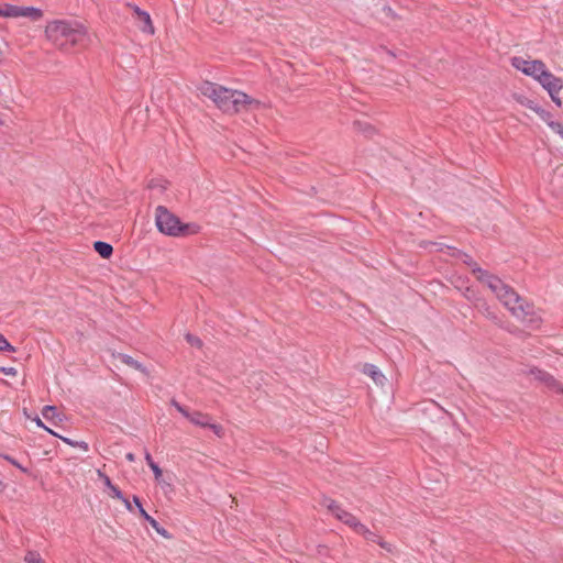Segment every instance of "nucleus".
I'll return each mask as SVG.
<instances>
[{
    "instance_id": "obj_12",
    "label": "nucleus",
    "mask_w": 563,
    "mask_h": 563,
    "mask_svg": "<svg viewBox=\"0 0 563 563\" xmlns=\"http://www.w3.org/2000/svg\"><path fill=\"white\" fill-rule=\"evenodd\" d=\"M356 533L363 536L367 541L377 543L380 548L387 550L388 552H391V544L383 541L378 534H376L374 531H371L363 523L360 525L358 529L356 530Z\"/></svg>"
},
{
    "instance_id": "obj_33",
    "label": "nucleus",
    "mask_w": 563,
    "mask_h": 563,
    "mask_svg": "<svg viewBox=\"0 0 563 563\" xmlns=\"http://www.w3.org/2000/svg\"><path fill=\"white\" fill-rule=\"evenodd\" d=\"M36 13H37V18H38V16L41 15V10H40V9H37V10H36Z\"/></svg>"
},
{
    "instance_id": "obj_28",
    "label": "nucleus",
    "mask_w": 563,
    "mask_h": 563,
    "mask_svg": "<svg viewBox=\"0 0 563 563\" xmlns=\"http://www.w3.org/2000/svg\"><path fill=\"white\" fill-rule=\"evenodd\" d=\"M548 125L551 128L552 131H554L558 134H560V131L563 130V125L556 121H548Z\"/></svg>"
},
{
    "instance_id": "obj_27",
    "label": "nucleus",
    "mask_w": 563,
    "mask_h": 563,
    "mask_svg": "<svg viewBox=\"0 0 563 563\" xmlns=\"http://www.w3.org/2000/svg\"><path fill=\"white\" fill-rule=\"evenodd\" d=\"M548 125L551 128L552 131H554L558 134H560V131L563 130V125L556 121H548Z\"/></svg>"
},
{
    "instance_id": "obj_15",
    "label": "nucleus",
    "mask_w": 563,
    "mask_h": 563,
    "mask_svg": "<svg viewBox=\"0 0 563 563\" xmlns=\"http://www.w3.org/2000/svg\"><path fill=\"white\" fill-rule=\"evenodd\" d=\"M42 416L52 427H58L64 417L55 406H45L42 409Z\"/></svg>"
},
{
    "instance_id": "obj_19",
    "label": "nucleus",
    "mask_w": 563,
    "mask_h": 563,
    "mask_svg": "<svg viewBox=\"0 0 563 563\" xmlns=\"http://www.w3.org/2000/svg\"><path fill=\"white\" fill-rule=\"evenodd\" d=\"M93 249L102 258H109L113 253L112 245L103 241H96Z\"/></svg>"
},
{
    "instance_id": "obj_20",
    "label": "nucleus",
    "mask_w": 563,
    "mask_h": 563,
    "mask_svg": "<svg viewBox=\"0 0 563 563\" xmlns=\"http://www.w3.org/2000/svg\"><path fill=\"white\" fill-rule=\"evenodd\" d=\"M118 357L122 363H124L142 373H146V368L140 362L134 360L132 356H130L128 354H119Z\"/></svg>"
},
{
    "instance_id": "obj_22",
    "label": "nucleus",
    "mask_w": 563,
    "mask_h": 563,
    "mask_svg": "<svg viewBox=\"0 0 563 563\" xmlns=\"http://www.w3.org/2000/svg\"><path fill=\"white\" fill-rule=\"evenodd\" d=\"M145 461L150 468L153 471L155 479L159 481L162 476V470L159 468L158 464L153 461L152 455L150 454L148 451H145Z\"/></svg>"
},
{
    "instance_id": "obj_10",
    "label": "nucleus",
    "mask_w": 563,
    "mask_h": 563,
    "mask_svg": "<svg viewBox=\"0 0 563 563\" xmlns=\"http://www.w3.org/2000/svg\"><path fill=\"white\" fill-rule=\"evenodd\" d=\"M129 7L132 9L134 15L140 21V30L144 33L154 34V26L150 13L135 4H129Z\"/></svg>"
},
{
    "instance_id": "obj_2",
    "label": "nucleus",
    "mask_w": 563,
    "mask_h": 563,
    "mask_svg": "<svg viewBox=\"0 0 563 563\" xmlns=\"http://www.w3.org/2000/svg\"><path fill=\"white\" fill-rule=\"evenodd\" d=\"M199 91L205 97L211 99L217 108L224 113H239L252 104H258V101L252 99L243 91L229 89L210 81H205L199 87Z\"/></svg>"
},
{
    "instance_id": "obj_18",
    "label": "nucleus",
    "mask_w": 563,
    "mask_h": 563,
    "mask_svg": "<svg viewBox=\"0 0 563 563\" xmlns=\"http://www.w3.org/2000/svg\"><path fill=\"white\" fill-rule=\"evenodd\" d=\"M363 373L371 376L376 384H384L385 376L377 366L373 364H365Z\"/></svg>"
},
{
    "instance_id": "obj_4",
    "label": "nucleus",
    "mask_w": 563,
    "mask_h": 563,
    "mask_svg": "<svg viewBox=\"0 0 563 563\" xmlns=\"http://www.w3.org/2000/svg\"><path fill=\"white\" fill-rule=\"evenodd\" d=\"M155 223L158 231L168 236H187L199 233L200 225L197 223H183L180 219L172 213L166 207L158 206L155 210Z\"/></svg>"
},
{
    "instance_id": "obj_13",
    "label": "nucleus",
    "mask_w": 563,
    "mask_h": 563,
    "mask_svg": "<svg viewBox=\"0 0 563 563\" xmlns=\"http://www.w3.org/2000/svg\"><path fill=\"white\" fill-rule=\"evenodd\" d=\"M543 88L548 91V93H549L550 98L552 99V101L558 107H561L562 106V100H561L559 93H560V91L563 88V80L560 77H556L553 80H551L550 82H547V85H544Z\"/></svg>"
},
{
    "instance_id": "obj_24",
    "label": "nucleus",
    "mask_w": 563,
    "mask_h": 563,
    "mask_svg": "<svg viewBox=\"0 0 563 563\" xmlns=\"http://www.w3.org/2000/svg\"><path fill=\"white\" fill-rule=\"evenodd\" d=\"M186 340L192 346H196V347H201L202 346V341L198 336H196L194 334L187 333L186 334Z\"/></svg>"
},
{
    "instance_id": "obj_32",
    "label": "nucleus",
    "mask_w": 563,
    "mask_h": 563,
    "mask_svg": "<svg viewBox=\"0 0 563 563\" xmlns=\"http://www.w3.org/2000/svg\"><path fill=\"white\" fill-rule=\"evenodd\" d=\"M369 130H372V128L368 126V130L364 129V133H369Z\"/></svg>"
},
{
    "instance_id": "obj_11",
    "label": "nucleus",
    "mask_w": 563,
    "mask_h": 563,
    "mask_svg": "<svg viewBox=\"0 0 563 563\" xmlns=\"http://www.w3.org/2000/svg\"><path fill=\"white\" fill-rule=\"evenodd\" d=\"M530 375L541 383H544L548 387L555 389L558 391L563 393V388L561 387L560 383L549 373L539 369V368H531Z\"/></svg>"
},
{
    "instance_id": "obj_7",
    "label": "nucleus",
    "mask_w": 563,
    "mask_h": 563,
    "mask_svg": "<svg viewBox=\"0 0 563 563\" xmlns=\"http://www.w3.org/2000/svg\"><path fill=\"white\" fill-rule=\"evenodd\" d=\"M323 504L338 520L342 521L343 523L352 528L355 532L358 529L360 525H362L354 515L343 509L335 501L325 498Z\"/></svg>"
},
{
    "instance_id": "obj_26",
    "label": "nucleus",
    "mask_w": 563,
    "mask_h": 563,
    "mask_svg": "<svg viewBox=\"0 0 563 563\" xmlns=\"http://www.w3.org/2000/svg\"><path fill=\"white\" fill-rule=\"evenodd\" d=\"M112 496L118 498V499H120V500H122L125 504L126 508L132 511V505H131V501H130V498H129L130 495L118 494V495H112Z\"/></svg>"
},
{
    "instance_id": "obj_35",
    "label": "nucleus",
    "mask_w": 563,
    "mask_h": 563,
    "mask_svg": "<svg viewBox=\"0 0 563 563\" xmlns=\"http://www.w3.org/2000/svg\"><path fill=\"white\" fill-rule=\"evenodd\" d=\"M37 563H43V561L37 556Z\"/></svg>"
},
{
    "instance_id": "obj_1",
    "label": "nucleus",
    "mask_w": 563,
    "mask_h": 563,
    "mask_svg": "<svg viewBox=\"0 0 563 563\" xmlns=\"http://www.w3.org/2000/svg\"><path fill=\"white\" fill-rule=\"evenodd\" d=\"M465 256L467 260L464 262L472 268L477 280L485 284L515 318L532 329L540 325L541 318L536 313L531 303L521 298L512 287L505 284L498 276L477 266L468 255Z\"/></svg>"
},
{
    "instance_id": "obj_17",
    "label": "nucleus",
    "mask_w": 563,
    "mask_h": 563,
    "mask_svg": "<svg viewBox=\"0 0 563 563\" xmlns=\"http://www.w3.org/2000/svg\"><path fill=\"white\" fill-rule=\"evenodd\" d=\"M516 99L522 106H526L527 108L537 112L543 120H547L550 117V113L548 111L541 109L534 101L529 100L528 98H526L523 96H519Z\"/></svg>"
},
{
    "instance_id": "obj_34",
    "label": "nucleus",
    "mask_w": 563,
    "mask_h": 563,
    "mask_svg": "<svg viewBox=\"0 0 563 563\" xmlns=\"http://www.w3.org/2000/svg\"><path fill=\"white\" fill-rule=\"evenodd\" d=\"M562 139H563V130L560 131V134H559Z\"/></svg>"
},
{
    "instance_id": "obj_16",
    "label": "nucleus",
    "mask_w": 563,
    "mask_h": 563,
    "mask_svg": "<svg viewBox=\"0 0 563 563\" xmlns=\"http://www.w3.org/2000/svg\"><path fill=\"white\" fill-rule=\"evenodd\" d=\"M474 308L493 322L497 323L499 321L495 309L484 298H481L478 301H476Z\"/></svg>"
},
{
    "instance_id": "obj_6",
    "label": "nucleus",
    "mask_w": 563,
    "mask_h": 563,
    "mask_svg": "<svg viewBox=\"0 0 563 563\" xmlns=\"http://www.w3.org/2000/svg\"><path fill=\"white\" fill-rule=\"evenodd\" d=\"M170 405L192 424L210 429L218 438H222L224 435L222 426L211 422V417L208 413H203L201 411L190 412L185 406L180 405L175 399L170 400Z\"/></svg>"
},
{
    "instance_id": "obj_25",
    "label": "nucleus",
    "mask_w": 563,
    "mask_h": 563,
    "mask_svg": "<svg viewBox=\"0 0 563 563\" xmlns=\"http://www.w3.org/2000/svg\"><path fill=\"white\" fill-rule=\"evenodd\" d=\"M0 351H14V347L8 342V340L0 333Z\"/></svg>"
},
{
    "instance_id": "obj_3",
    "label": "nucleus",
    "mask_w": 563,
    "mask_h": 563,
    "mask_svg": "<svg viewBox=\"0 0 563 563\" xmlns=\"http://www.w3.org/2000/svg\"><path fill=\"white\" fill-rule=\"evenodd\" d=\"M45 35L64 52L82 48L89 41L86 27L76 21H54L46 26Z\"/></svg>"
},
{
    "instance_id": "obj_21",
    "label": "nucleus",
    "mask_w": 563,
    "mask_h": 563,
    "mask_svg": "<svg viewBox=\"0 0 563 563\" xmlns=\"http://www.w3.org/2000/svg\"><path fill=\"white\" fill-rule=\"evenodd\" d=\"M462 294L464 298L473 305V307L476 305V301H478L482 298L474 288L468 286L464 288Z\"/></svg>"
},
{
    "instance_id": "obj_23",
    "label": "nucleus",
    "mask_w": 563,
    "mask_h": 563,
    "mask_svg": "<svg viewBox=\"0 0 563 563\" xmlns=\"http://www.w3.org/2000/svg\"><path fill=\"white\" fill-rule=\"evenodd\" d=\"M96 473H97L98 478H99V479H100V481H101V482H102L107 487H109V488L112 490V493H121L119 489H117L114 486H112L110 478H109L107 475H104L103 473H101V471H100V470H97V471H96Z\"/></svg>"
},
{
    "instance_id": "obj_8",
    "label": "nucleus",
    "mask_w": 563,
    "mask_h": 563,
    "mask_svg": "<svg viewBox=\"0 0 563 563\" xmlns=\"http://www.w3.org/2000/svg\"><path fill=\"white\" fill-rule=\"evenodd\" d=\"M0 16L18 18V16H35L34 7H18L12 4L0 5Z\"/></svg>"
},
{
    "instance_id": "obj_14",
    "label": "nucleus",
    "mask_w": 563,
    "mask_h": 563,
    "mask_svg": "<svg viewBox=\"0 0 563 563\" xmlns=\"http://www.w3.org/2000/svg\"><path fill=\"white\" fill-rule=\"evenodd\" d=\"M37 428H43L45 431L53 434L54 437L62 439L65 443H67L68 445L73 446V448H79L85 452H87L89 450V446L85 441H74L68 438H64V437L59 435L51 427L46 426L38 417H37Z\"/></svg>"
},
{
    "instance_id": "obj_30",
    "label": "nucleus",
    "mask_w": 563,
    "mask_h": 563,
    "mask_svg": "<svg viewBox=\"0 0 563 563\" xmlns=\"http://www.w3.org/2000/svg\"><path fill=\"white\" fill-rule=\"evenodd\" d=\"M25 561L27 563H35V553L32 551H29L25 555Z\"/></svg>"
},
{
    "instance_id": "obj_29",
    "label": "nucleus",
    "mask_w": 563,
    "mask_h": 563,
    "mask_svg": "<svg viewBox=\"0 0 563 563\" xmlns=\"http://www.w3.org/2000/svg\"><path fill=\"white\" fill-rule=\"evenodd\" d=\"M0 372L7 374V375H15L16 371L13 367H0Z\"/></svg>"
},
{
    "instance_id": "obj_31",
    "label": "nucleus",
    "mask_w": 563,
    "mask_h": 563,
    "mask_svg": "<svg viewBox=\"0 0 563 563\" xmlns=\"http://www.w3.org/2000/svg\"><path fill=\"white\" fill-rule=\"evenodd\" d=\"M125 457L130 462H133L135 460V455L133 453H126Z\"/></svg>"
},
{
    "instance_id": "obj_9",
    "label": "nucleus",
    "mask_w": 563,
    "mask_h": 563,
    "mask_svg": "<svg viewBox=\"0 0 563 563\" xmlns=\"http://www.w3.org/2000/svg\"><path fill=\"white\" fill-rule=\"evenodd\" d=\"M133 501H134L135 507L137 508L140 515L151 525V527L153 529H155V531L158 534H161L162 537H164L165 539H169L170 534L168 533V531L164 527H162L155 518H153L152 516H150L146 512L140 498L136 495H133Z\"/></svg>"
},
{
    "instance_id": "obj_5",
    "label": "nucleus",
    "mask_w": 563,
    "mask_h": 563,
    "mask_svg": "<svg viewBox=\"0 0 563 563\" xmlns=\"http://www.w3.org/2000/svg\"><path fill=\"white\" fill-rule=\"evenodd\" d=\"M511 65L522 71L525 75L532 77L537 80L542 87L550 82L556 76H554L551 71L548 70L545 64L540 59H525L523 57H512Z\"/></svg>"
}]
</instances>
